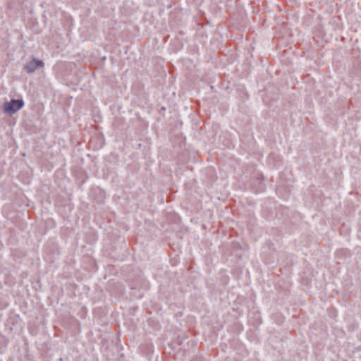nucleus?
<instances>
[{
	"instance_id": "obj_2",
	"label": "nucleus",
	"mask_w": 361,
	"mask_h": 361,
	"mask_svg": "<svg viewBox=\"0 0 361 361\" xmlns=\"http://www.w3.org/2000/svg\"><path fill=\"white\" fill-rule=\"evenodd\" d=\"M43 66L44 63L42 61L33 59L25 66V69L27 73H31L35 72L37 68L42 67Z\"/></svg>"
},
{
	"instance_id": "obj_1",
	"label": "nucleus",
	"mask_w": 361,
	"mask_h": 361,
	"mask_svg": "<svg viewBox=\"0 0 361 361\" xmlns=\"http://www.w3.org/2000/svg\"><path fill=\"white\" fill-rule=\"evenodd\" d=\"M24 105L22 99H11L9 102L4 104V111L10 116L20 109Z\"/></svg>"
}]
</instances>
